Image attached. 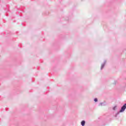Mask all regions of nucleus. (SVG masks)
Returning <instances> with one entry per match:
<instances>
[{
  "mask_svg": "<svg viewBox=\"0 0 126 126\" xmlns=\"http://www.w3.org/2000/svg\"><path fill=\"white\" fill-rule=\"evenodd\" d=\"M98 106H106V103L105 102H100Z\"/></svg>",
  "mask_w": 126,
  "mask_h": 126,
  "instance_id": "obj_3",
  "label": "nucleus"
},
{
  "mask_svg": "<svg viewBox=\"0 0 126 126\" xmlns=\"http://www.w3.org/2000/svg\"><path fill=\"white\" fill-rule=\"evenodd\" d=\"M126 109V103L121 107V110L119 111V113H123L125 112Z\"/></svg>",
  "mask_w": 126,
  "mask_h": 126,
  "instance_id": "obj_1",
  "label": "nucleus"
},
{
  "mask_svg": "<svg viewBox=\"0 0 126 126\" xmlns=\"http://www.w3.org/2000/svg\"><path fill=\"white\" fill-rule=\"evenodd\" d=\"M81 126H85V121L83 120V121L81 122Z\"/></svg>",
  "mask_w": 126,
  "mask_h": 126,
  "instance_id": "obj_4",
  "label": "nucleus"
},
{
  "mask_svg": "<svg viewBox=\"0 0 126 126\" xmlns=\"http://www.w3.org/2000/svg\"><path fill=\"white\" fill-rule=\"evenodd\" d=\"M119 114H120V112H117V113H116V114L115 116V118H117V117L118 116V115H119Z\"/></svg>",
  "mask_w": 126,
  "mask_h": 126,
  "instance_id": "obj_7",
  "label": "nucleus"
},
{
  "mask_svg": "<svg viewBox=\"0 0 126 126\" xmlns=\"http://www.w3.org/2000/svg\"><path fill=\"white\" fill-rule=\"evenodd\" d=\"M94 102H98V98H95L94 99Z\"/></svg>",
  "mask_w": 126,
  "mask_h": 126,
  "instance_id": "obj_6",
  "label": "nucleus"
},
{
  "mask_svg": "<svg viewBox=\"0 0 126 126\" xmlns=\"http://www.w3.org/2000/svg\"><path fill=\"white\" fill-rule=\"evenodd\" d=\"M106 63H107V61H106V60H105L104 61V63H101V67H100L101 70H102V69H103V68H104V67H105V65H106Z\"/></svg>",
  "mask_w": 126,
  "mask_h": 126,
  "instance_id": "obj_2",
  "label": "nucleus"
},
{
  "mask_svg": "<svg viewBox=\"0 0 126 126\" xmlns=\"http://www.w3.org/2000/svg\"><path fill=\"white\" fill-rule=\"evenodd\" d=\"M117 105L115 106L113 108V111H116L117 110Z\"/></svg>",
  "mask_w": 126,
  "mask_h": 126,
  "instance_id": "obj_5",
  "label": "nucleus"
}]
</instances>
